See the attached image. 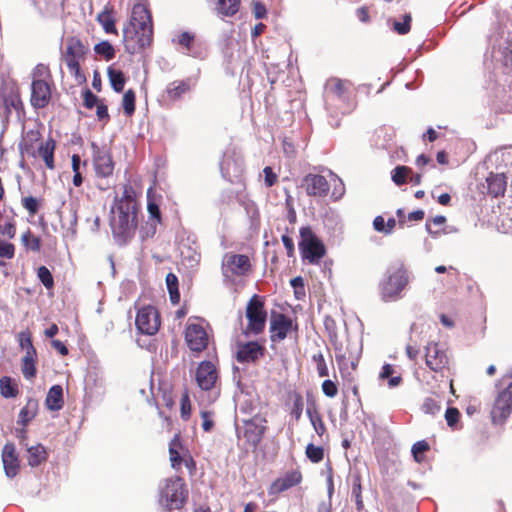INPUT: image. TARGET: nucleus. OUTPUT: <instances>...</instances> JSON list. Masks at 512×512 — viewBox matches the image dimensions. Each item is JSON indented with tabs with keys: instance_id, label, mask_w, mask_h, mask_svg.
I'll list each match as a JSON object with an SVG mask.
<instances>
[{
	"instance_id": "nucleus-18",
	"label": "nucleus",
	"mask_w": 512,
	"mask_h": 512,
	"mask_svg": "<svg viewBox=\"0 0 512 512\" xmlns=\"http://www.w3.org/2000/svg\"><path fill=\"white\" fill-rule=\"evenodd\" d=\"M88 51V46L79 37L71 36L66 40V48L62 53V58L65 63L81 62L85 59Z\"/></svg>"
},
{
	"instance_id": "nucleus-60",
	"label": "nucleus",
	"mask_w": 512,
	"mask_h": 512,
	"mask_svg": "<svg viewBox=\"0 0 512 512\" xmlns=\"http://www.w3.org/2000/svg\"><path fill=\"white\" fill-rule=\"evenodd\" d=\"M460 418V412L455 407H449L447 408L445 412V419L447 422V425L451 428H454L455 425L458 423Z\"/></svg>"
},
{
	"instance_id": "nucleus-39",
	"label": "nucleus",
	"mask_w": 512,
	"mask_h": 512,
	"mask_svg": "<svg viewBox=\"0 0 512 512\" xmlns=\"http://www.w3.org/2000/svg\"><path fill=\"white\" fill-rule=\"evenodd\" d=\"M166 285L171 303L174 305L178 304L180 302L178 277L172 272L168 273L166 275Z\"/></svg>"
},
{
	"instance_id": "nucleus-16",
	"label": "nucleus",
	"mask_w": 512,
	"mask_h": 512,
	"mask_svg": "<svg viewBox=\"0 0 512 512\" xmlns=\"http://www.w3.org/2000/svg\"><path fill=\"white\" fill-rule=\"evenodd\" d=\"M195 378L200 389L210 391L218 381V370L211 361H202L197 367Z\"/></svg>"
},
{
	"instance_id": "nucleus-31",
	"label": "nucleus",
	"mask_w": 512,
	"mask_h": 512,
	"mask_svg": "<svg viewBox=\"0 0 512 512\" xmlns=\"http://www.w3.org/2000/svg\"><path fill=\"white\" fill-rule=\"evenodd\" d=\"M38 408V401L36 399L29 398L25 406L20 410L18 423L22 426H26L36 417Z\"/></svg>"
},
{
	"instance_id": "nucleus-53",
	"label": "nucleus",
	"mask_w": 512,
	"mask_h": 512,
	"mask_svg": "<svg viewBox=\"0 0 512 512\" xmlns=\"http://www.w3.org/2000/svg\"><path fill=\"white\" fill-rule=\"evenodd\" d=\"M430 450V445L427 441L421 440L412 446V454L417 463L424 460V453Z\"/></svg>"
},
{
	"instance_id": "nucleus-5",
	"label": "nucleus",
	"mask_w": 512,
	"mask_h": 512,
	"mask_svg": "<svg viewBox=\"0 0 512 512\" xmlns=\"http://www.w3.org/2000/svg\"><path fill=\"white\" fill-rule=\"evenodd\" d=\"M300 238L299 249L303 260L309 264H318L326 255V247L322 240L309 226L300 228Z\"/></svg>"
},
{
	"instance_id": "nucleus-42",
	"label": "nucleus",
	"mask_w": 512,
	"mask_h": 512,
	"mask_svg": "<svg viewBox=\"0 0 512 512\" xmlns=\"http://www.w3.org/2000/svg\"><path fill=\"white\" fill-rule=\"evenodd\" d=\"M94 52L101 56L105 61H110L115 57L116 51L113 45L107 41L103 40L97 43L94 46Z\"/></svg>"
},
{
	"instance_id": "nucleus-34",
	"label": "nucleus",
	"mask_w": 512,
	"mask_h": 512,
	"mask_svg": "<svg viewBox=\"0 0 512 512\" xmlns=\"http://www.w3.org/2000/svg\"><path fill=\"white\" fill-rule=\"evenodd\" d=\"M505 380H508L507 385L503 390L499 391L494 402L512 412V375L505 376L503 381Z\"/></svg>"
},
{
	"instance_id": "nucleus-29",
	"label": "nucleus",
	"mask_w": 512,
	"mask_h": 512,
	"mask_svg": "<svg viewBox=\"0 0 512 512\" xmlns=\"http://www.w3.org/2000/svg\"><path fill=\"white\" fill-rule=\"evenodd\" d=\"M45 404L48 410L58 411L64 405L63 388L60 385H53L46 396Z\"/></svg>"
},
{
	"instance_id": "nucleus-6",
	"label": "nucleus",
	"mask_w": 512,
	"mask_h": 512,
	"mask_svg": "<svg viewBox=\"0 0 512 512\" xmlns=\"http://www.w3.org/2000/svg\"><path fill=\"white\" fill-rule=\"evenodd\" d=\"M153 42V29H140L138 27H126L123 29V44L125 51L135 54L150 47Z\"/></svg>"
},
{
	"instance_id": "nucleus-64",
	"label": "nucleus",
	"mask_w": 512,
	"mask_h": 512,
	"mask_svg": "<svg viewBox=\"0 0 512 512\" xmlns=\"http://www.w3.org/2000/svg\"><path fill=\"white\" fill-rule=\"evenodd\" d=\"M321 387L324 395L329 398H333L338 394V387L332 380H324Z\"/></svg>"
},
{
	"instance_id": "nucleus-61",
	"label": "nucleus",
	"mask_w": 512,
	"mask_h": 512,
	"mask_svg": "<svg viewBox=\"0 0 512 512\" xmlns=\"http://www.w3.org/2000/svg\"><path fill=\"white\" fill-rule=\"evenodd\" d=\"M100 101L98 97L90 90L85 89L83 92V104L86 108L92 109L94 106H97Z\"/></svg>"
},
{
	"instance_id": "nucleus-21",
	"label": "nucleus",
	"mask_w": 512,
	"mask_h": 512,
	"mask_svg": "<svg viewBox=\"0 0 512 512\" xmlns=\"http://www.w3.org/2000/svg\"><path fill=\"white\" fill-rule=\"evenodd\" d=\"M303 186L309 196L325 197L330 190L327 179L318 174H307L303 178Z\"/></svg>"
},
{
	"instance_id": "nucleus-27",
	"label": "nucleus",
	"mask_w": 512,
	"mask_h": 512,
	"mask_svg": "<svg viewBox=\"0 0 512 512\" xmlns=\"http://www.w3.org/2000/svg\"><path fill=\"white\" fill-rule=\"evenodd\" d=\"M488 194L492 197H498L504 195L506 191V177L504 174L490 173L486 178Z\"/></svg>"
},
{
	"instance_id": "nucleus-28",
	"label": "nucleus",
	"mask_w": 512,
	"mask_h": 512,
	"mask_svg": "<svg viewBox=\"0 0 512 512\" xmlns=\"http://www.w3.org/2000/svg\"><path fill=\"white\" fill-rule=\"evenodd\" d=\"M348 82L338 79L331 78L326 84V94L328 98L332 99H343L347 93Z\"/></svg>"
},
{
	"instance_id": "nucleus-32",
	"label": "nucleus",
	"mask_w": 512,
	"mask_h": 512,
	"mask_svg": "<svg viewBox=\"0 0 512 512\" xmlns=\"http://www.w3.org/2000/svg\"><path fill=\"white\" fill-rule=\"evenodd\" d=\"M306 414L309 417V420H310L316 434L319 437H323L327 433V428L323 421L320 411L317 409V407L315 405H313V407L307 408Z\"/></svg>"
},
{
	"instance_id": "nucleus-58",
	"label": "nucleus",
	"mask_w": 512,
	"mask_h": 512,
	"mask_svg": "<svg viewBox=\"0 0 512 512\" xmlns=\"http://www.w3.org/2000/svg\"><path fill=\"white\" fill-rule=\"evenodd\" d=\"M195 36L190 32H182L178 35L177 43L184 47L187 51L191 50L192 44L194 43Z\"/></svg>"
},
{
	"instance_id": "nucleus-7",
	"label": "nucleus",
	"mask_w": 512,
	"mask_h": 512,
	"mask_svg": "<svg viewBox=\"0 0 512 512\" xmlns=\"http://www.w3.org/2000/svg\"><path fill=\"white\" fill-rule=\"evenodd\" d=\"M92 162L95 174L98 178H109L114 171V161L110 149L91 142Z\"/></svg>"
},
{
	"instance_id": "nucleus-38",
	"label": "nucleus",
	"mask_w": 512,
	"mask_h": 512,
	"mask_svg": "<svg viewBox=\"0 0 512 512\" xmlns=\"http://www.w3.org/2000/svg\"><path fill=\"white\" fill-rule=\"evenodd\" d=\"M240 7V0H217L216 10L223 16L235 15Z\"/></svg>"
},
{
	"instance_id": "nucleus-14",
	"label": "nucleus",
	"mask_w": 512,
	"mask_h": 512,
	"mask_svg": "<svg viewBox=\"0 0 512 512\" xmlns=\"http://www.w3.org/2000/svg\"><path fill=\"white\" fill-rule=\"evenodd\" d=\"M185 341L193 352H202L208 346L209 337L202 325L189 323L185 329Z\"/></svg>"
},
{
	"instance_id": "nucleus-1",
	"label": "nucleus",
	"mask_w": 512,
	"mask_h": 512,
	"mask_svg": "<svg viewBox=\"0 0 512 512\" xmlns=\"http://www.w3.org/2000/svg\"><path fill=\"white\" fill-rule=\"evenodd\" d=\"M110 214V226L114 238L119 244H126L134 237L138 226V207L113 203Z\"/></svg>"
},
{
	"instance_id": "nucleus-13",
	"label": "nucleus",
	"mask_w": 512,
	"mask_h": 512,
	"mask_svg": "<svg viewBox=\"0 0 512 512\" xmlns=\"http://www.w3.org/2000/svg\"><path fill=\"white\" fill-rule=\"evenodd\" d=\"M235 359L242 364H256L265 356L266 348L257 341L238 342Z\"/></svg>"
},
{
	"instance_id": "nucleus-36",
	"label": "nucleus",
	"mask_w": 512,
	"mask_h": 512,
	"mask_svg": "<svg viewBox=\"0 0 512 512\" xmlns=\"http://www.w3.org/2000/svg\"><path fill=\"white\" fill-rule=\"evenodd\" d=\"M107 76L114 91L117 93L122 92L126 83L124 73L121 70H117L113 66H110L107 68Z\"/></svg>"
},
{
	"instance_id": "nucleus-37",
	"label": "nucleus",
	"mask_w": 512,
	"mask_h": 512,
	"mask_svg": "<svg viewBox=\"0 0 512 512\" xmlns=\"http://www.w3.org/2000/svg\"><path fill=\"white\" fill-rule=\"evenodd\" d=\"M36 360H37V354L36 355H24V357L21 360V370H22L23 376L28 380H32L33 378L36 377V374H37Z\"/></svg>"
},
{
	"instance_id": "nucleus-11",
	"label": "nucleus",
	"mask_w": 512,
	"mask_h": 512,
	"mask_svg": "<svg viewBox=\"0 0 512 512\" xmlns=\"http://www.w3.org/2000/svg\"><path fill=\"white\" fill-rule=\"evenodd\" d=\"M135 324L140 333L149 336L155 335L161 325L160 314L154 306H144L138 310Z\"/></svg>"
},
{
	"instance_id": "nucleus-9",
	"label": "nucleus",
	"mask_w": 512,
	"mask_h": 512,
	"mask_svg": "<svg viewBox=\"0 0 512 512\" xmlns=\"http://www.w3.org/2000/svg\"><path fill=\"white\" fill-rule=\"evenodd\" d=\"M425 363L436 373L443 374L449 370L450 359L446 347L438 342H429L425 347Z\"/></svg>"
},
{
	"instance_id": "nucleus-19",
	"label": "nucleus",
	"mask_w": 512,
	"mask_h": 512,
	"mask_svg": "<svg viewBox=\"0 0 512 512\" xmlns=\"http://www.w3.org/2000/svg\"><path fill=\"white\" fill-rule=\"evenodd\" d=\"M303 476L300 469L286 472L282 477L275 479L269 487L270 495H278L302 482Z\"/></svg>"
},
{
	"instance_id": "nucleus-44",
	"label": "nucleus",
	"mask_w": 512,
	"mask_h": 512,
	"mask_svg": "<svg viewBox=\"0 0 512 512\" xmlns=\"http://www.w3.org/2000/svg\"><path fill=\"white\" fill-rule=\"evenodd\" d=\"M19 345L25 350V355H36L37 351L32 342V334L26 329L21 331L18 335Z\"/></svg>"
},
{
	"instance_id": "nucleus-3",
	"label": "nucleus",
	"mask_w": 512,
	"mask_h": 512,
	"mask_svg": "<svg viewBox=\"0 0 512 512\" xmlns=\"http://www.w3.org/2000/svg\"><path fill=\"white\" fill-rule=\"evenodd\" d=\"M188 496L187 485L180 476L167 478L160 485L159 504L167 511L182 509Z\"/></svg>"
},
{
	"instance_id": "nucleus-41",
	"label": "nucleus",
	"mask_w": 512,
	"mask_h": 512,
	"mask_svg": "<svg viewBox=\"0 0 512 512\" xmlns=\"http://www.w3.org/2000/svg\"><path fill=\"white\" fill-rule=\"evenodd\" d=\"M0 392L4 398H14L18 395L17 384L8 376L0 378Z\"/></svg>"
},
{
	"instance_id": "nucleus-59",
	"label": "nucleus",
	"mask_w": 512,
	"mask_h": 512,
	"mask_svg": "<svg viewBox=\"0 0 512 512\" xmlns=\"http://www.w3.org/2000/svg\"><path fill=\"white\" fill-rule=\"evenodd\" d=\"M22 205L31 216L35 215L39 210V201L32 196L24 197Z\"/></svg>"
},
{
	"instance_id": "nucleus-4",
	"label": "nucleus",
	"mask_w": 512,
	"mask_h": 512,
	"mask_svg": "<svg viewBox=\"0 0 512 512\" xmlns=\"http://www.w3.org/2000/svg\"><path fill=\"white\" fill-rule=\"evenodd\" d=\"M246 326L242 329L245 337L262 334L266 327L267 310L263 298L254 294L248 301L245 309Z\"/></svg>"
},
{
	"instance_id": "nucleus-10",
	"label": "nucleus",
	"mask_w": 512,
	"mask_h": 512,
	"mask_svg": "<svg viewBox=\"0 0 512 512\" xmlns=\"http://www.w3.org/2000/svg\"><path fill=\"white\" fill-rule=\"evenodd\" d=\"M252 264L247 255L227 253L222 261V274L226 278L240 277L249 274Z\"/></svg>"
},
{
	"instance_id": "nucleus-48",
	"label": "nucleus",
	"mask_w": 512,
	"mask_h": 512,
	"mask_svg": "<svg viewBox=\"0 0 512 512\" xmlns=\"http://www.w3.org/2000/svg\"><path fill=\"white\" fill-rule=\"evenodd\" d=\"M147 198H148L147 210H148L150 219L154 220L155 223H161V220H162L161 211H160L158 203L151 196V188L148 189Z\"/></svg>"
},
{
	"instance_id": "nucleus-8",
	"label": "nucleus",
	"mask_w": 512,
	"mask_h": 512,
	"mask_svg": "<svg viewBox=\"0 0 512 512\" xmlns=\"http://www.w3.org/2000/svg\"><path fill=\"white\" fill-rule=\"evenodd\" d=\"M292 331L298 332V323L283 313H273L270 319V341L282 342Z\"/></svg>"
},
{
	"instance_id": "nucleus-49",
	"label": "nucleus",
	"mask_w": 512,
	"mask_h": 512,
	"mask_svg": "<svg viewBox=\"0 0 512 512\" xmlns=\"http://www.w3.org/2000/svg\"><path fill=\"white\" fill-rule=\"evenodd\" d=\"M305 454L312 463H319L324 459V448L309 443L306 446Z\"/></svg>"
},
{
	"instance_id": "nucleus-40",
	"label": "nucleus",
	"mask_w": 512,
	"mask_h": 512,
	"mask_svg": "<svg viewBox=\"0 0 512 512\" xmlns=\"http://www.w3.org/2000/svg\"><path fill=\"white\" fill-rule=\"evenodd\" d=\"M394 372H395V370H394L393 365L387 363V364L383 365L382 370L379 374L380 379H382V380L388 379L389 388H395V387L399 386L403 381L401 375L393 376Z\"/></svg>"
},
{
	"instance_id": "nucleus-63",
	"label": "nucleus",
	"mask_w": 512,
	"mask_h": 512,
	"mask_svg": "<svg viewBox=\"0 0 512 512\" xmlns=\"http://www.w3.org/2000/svg\"><path fill=\"white\" fill-rule=\"evenodd\" d=\"M440 405L438 402L433 398H426L425 401L422 404V410L426 414H436L440 411Z\"/></svg>"
},
{
	"instance_id": "nucleus-45",
	"label": "nucleus",
	"mask_w": 512,
	"mask_h": 512,
	"mask_svg": "<svg viewBox=\"0 0 512 512\" xmlns=\"http://www.w3.org/2000/svg\"><path fill=\"white\" fill-rule=\"evenodd\" d=\"M22 244L29 250L33 252H39L41 249V239L38 236H35L30 229H28L21 236Z\"/></svg>"
},
{
	"instance_id": "nucleus-54",
	"label": "nucleus",
	"mask_w": 512,
	"mask_h": 512,
	"mask_svg": "<svg viewBox=\"0 0 512 512\" xmlns=\"http://www.w3.org/2000/svg\"><path fill=\"white\" fill-rule=\"evenodd\" d=\"M304 409V400L300 393L295 392L293 394V404L291 408V415L296 421H299Z\"/></svg>"
},
{
	"instance_id": "nucleus-30",
	"label": "nucleus",
	"mask_w": 512,
	"mask_h": 512,
	"mask_svg": "<svg viewBox=\"0 0 512 512\" xmlns=\"http://www.w3.org/2000/svg\"><path fill=\"white\" fill-rule=\"evenodd\" d=\"M27 461L31 467H37L48 458V452L42 444L31 446L27 449Z\"/></svg>"
},
{
	"instance_id": "nucleus-23",
	"label": "nucleus",
	"mask_w": 512,
	"mask_h": 512,
	"mask_svg": "<svg viewBox=\"0 0 512 512\" xmlns=\"http://www.w3.org/2000/svg\"><path fill=\"white\" fill-rule=\"evenodd\" d=\"M129 26L140 29H153L151 12L147 5L137 3L133 6Z\"/></svg>"
},
{
	"instance_id": "nucleus-20",
	"label": "nucleus",
	"mask_w": 512,
	"mask_h": 512,
	"mask_svg": "<svg viewBox=\"0 0 512 512\" xmlns=\"http://www.w3.org/2000/svg\"><path fill=\"white\" fill-rule=\"evenodd\" d=\"M142 192L141 180L139 178L128 179L123 185L121 197H115V204L138 207L137 197Z\"/></svg>"
},
{
	"instance_id": "nucleus-52",
	"label": "nucleus",
	"mask_w": 512,
	"mask_h": 512,
	"mask_svg": "<svg viewBox=\"0 0 512 512\" xmlns=\"http://www.w3.org/2000/svg\"><path fill=\"white\" fill-rule=\"evenodd\" d=\"M411 173V168L407 166H397L392 173L393 182L400 186L406 183L408 175Z\"/></svg>"
},
{
	"instance_id": "nucleus-50",
	"label": "nucleus",
	"mask_w": 512,
	"mask_h": 512,
	"mask_svg": "<svg viewBox=\"0 0 512 512\" xmlns=\"http://www.w3.org/2000/svg\"><path fill=\"white\" fill-rule=\"evenodd\" d=\"M411 21H412L411 14L410 13H406V14L403 15V21L402 22H399V21H394L393 22L392 28H393V30L397 34H399V35H406L411 30Z\"/></svg>"
},
{
	"instance_id": "nucleus-22",
	"label": "nucleus",
	"mask_w": 512,
	"mask_h": 512,
	"mask_svg": "<svg viewBox=\"0 0 512 512\" xmlns=\"http://www.w3.org/2000/svg\"><path fill=\"white\" fill-rule=\"evenodd\" d=\"M2 462L7 477H15L20 469V461L14 443H6L2 449Z\"/></svg>"
},
{
	"instance_id": "nucleus-2",
	"label": "nucleus",
	"mask_w": 512,
	"mask_h": 512,
	"mask_svg": "<svg viewBox=\"0 0 512 512\" xmlns=\"http://www.w3.org/2000/svg\"><path fill=\"white\" fill-rule=\"evenodd\" d=\"M409 284V272L404 265H395L387 269L384 279L379 283V292L384 302H395L403 297V291Z\"/></svg>"
},
{
	"instance_id": "nucleus-17",
	"label": "nucleus",
	"mask_w": 512,
	"mask_h": 512,
	"mask_svg": "<svg viewBox=\"0 0 512 512\" xmlns=\"http://www.w3.org/2000/svg\"><path fill=\"white\" fill-rule=\"evenodd\" d=\"M3 105L7 115L15 112L20 119L25 116V107L21 98L20 89L17 86H11L3 93Z\"/></svg>"
},
{
	"instance_id": "nucleus-12",
	"label": "nucleus",
	"mask_w": 512,
	"mask_h": 512,
	"mask_svg": "<svg viewBox=\"0 0 512 512\" xmlns=\"http://www.w3.org/2000/svg\"><path fill=\"white\" fill-rule=\"evenodd\" d=\"M267 429L266 417L256 414L244 422L243 437L248 445L255 449L263 440Z\"/></svg>"
},
{
	"instance_id": "nucleus-15",
	"label": "nucleus",
	"mask_w": 512,
	"mask_h": 512,
	"mask_svg": "<svg viewBox=\"0 0 512 512\" xmlns=\"http://www.w3.org/2000/svg\"><path fill=\"white\" fill-rule=\"evenodd\" d=\"M53 82L35 80L31 82L30 104L34 109L46 108L52 97Z\"/></svg>"
},
{
	"instance_id": "nucleus-25",
	"label": "nucleus",
	"mask_w": 512,
	"mask_h": 512,
	"mask_svg": "<svg viewBox=\"0 0 512 512\" xmlns=\"http://www.w3.org/2000/svg\"><path fill=\"white\" fill-rule=\"evenodd\" d=\"M56 149V141L52 137L48 138L44 143H41L37 149V154L41 157L49 170H54L55 158L54 153Z\"/></svg>"
},
{
	"instance_id": "nucleus-51",
	"label": "nucleus",
	"mask_w": 512,
	"mask_h": 512,
	"mask_svg": "<svg viewBox=\"0 0 512 512\" xmlns=\"http://www.w3.org/2000/svg\"><path fill=\"white\" fill-rule=\"evenodd\" d=\"M37 277L46 289L50 290L54 287L53 276L46 266H40L37 269Z\"/></svg>"
},
{
	"instance_id": "nucleus-46",
	"label": "nucleus",
	"mask_w": 512,
	"mask_h": 512,
	"mask_svg": "<svg viewBox=\"0 0 512 512\" xmlns=\"http://www.w3.org/2000/svg\"><path fill=\"white\" fill-rule=\"evenodd\" d=\"M136 95L132 89H128L122 98V107L127 116H132L135 112Z\"/></svg>"
},
{
	"instance_id": "nucleus-43",
	"label": "nucleus",
	"mask_w": 512,
	"mask_h": 512,
	"mask_svg": "<svg viewBox=\"0 0 512 512\" xmlns=\"http://www.w3.org/2000/svg\"><path fill=\"white\" fill-rule=\"evenodd\" d=\"M510 414L511 411L494 402L490 412L491 421L494 425H503Z\"/></svg>"
},
{
	"instance_id": "nucleus-33",
	"label": "nucleus",
	"mask_w": 512,
	"mask_h": 512,
	"mask_svg": "<svg viewBox=\"0 0 512 512\" xmlns=\"http://www.w3.org/2000/svg\"><path fill=\"white\" fill-rule=\"evenodd\" d=\"M351 492L355 498L356 509L360 512L364 509L362 497V476L360 472H354L351 476Z\"/></svg>"
},
{
	"instance_id": "nucleus-24",
	"label": "nucleus",
	"mask_w": 512,
	"mask_h": 512,
	"mask_svg": "<svg viewBox=\"0 0 512 512\" xmlns=\"http://www.w3.org/2000/svg\"><path fill=\"white\" fill-rule=\"evenodd\" d=\"M191 90V80H174L170 82L165 90L166 97L170 101L179 100L184 94Z\"/></svg>"
},
{
	"instance_id": "nucleus-55",
	"label": "nucleus",
	"mask_w": 512,
	"mask_h": 512,
	"mask_svg": "<svg viewBox=\"0 0 512 512\" xmlns=\"http://www.w3.org/2000/svg\"><path fill=\"white\" fill-rule=\"evenodd\" d=\"M70 74L74 77L77 84H83L86 82V76L81 69L80 62L65 63Z\"/></svg>"
},
{
	"instance_id": "nucleus-57",
	"label": "nucleus",
	"mask_w": 512,
	"mask_h": 512,
	"mask_svg": "<svg viewBox=\"0 0 512 512\" xmlns=\"http://www.w3.org/2000/svg\"><path fill=\"white\" fill-rule=\"evenodd\" d=\"M313 361L316 364L317 372L320 377H326L329 375L328 366L326 364L324 355L318 352L312 356Z\"/></svg>"
},
{
	"instance_id": "nucleus-26",
	"label": "nucleus",
	"mask_w": 512,
	"mask_h": 512,
	"mask_svg": "<svg viewBox=\"0 0 512 512\" xmlns=\"http://www.w3.org/2000/svg\"><path fill=\"white\" fill-rule=\"evenodd\" d=\"M96 20L102 26L105 33L118 35L116 19L112 7L105 6L104 9L98 13Z\"/></svg>"
},
{
	"instance_id": "nucleus-47",
	"label": "nucleus",
	"mask_w": 512,
	"mask_h": 512,
	"mask_svg": "<svg viewBox=\"0 0 512 512\" xmlns=\"http://www.w3.org/2000/svg\"><path fill=\"white\" fill-rule=\"evenodd\" d=\"M42 80V81H52V74L48 65L39 63L35 66L32 71V81Z\"/></svg>"
},
{
	"instance_id": "nucleus-56",
	"label": "nucleus",
	"mask_w": 512,
	"mask_h": 512,
	"mask_svg": "<svg viewBox=\"0 0 512 512\" xmlns=\"http://www.w3.org/2000/svg\"><path fill=\"white\" fill-rule=\"evenodd\" d=\"M290 285L294 288V295L296 299L301 300L305 297V284L301 276L294 277L290 280Z\"/></svg>"
},
{
	"instance_id": "nucleus-62",
	"label": "nucleus",
	"mask_w": 512,
	"mask_h": 512,
	"mask_svg": "<svg viewBox=\"0 0 512 512\" xmlns=\"http://www.w3.org/2000/svg\"><path fill=\"white\" fill-rule=\"evenodd\" d=\"M15 255V246L10 242L0 240V257L12 259Z\"/></svg>"
},
{
	"instance_id": "nucleus-35",
	"label": "nucleus",
	"mask_w": 512,
	"mask_h": 512,
	"mask_svg": "<svg viewBox=\"0 0 512 512\" xmlns=\"http://www.w3.org/2000/svg\"><path fill=\"white\" fill-rule=\"evenodd\" d=\"M182 448V444L178 435H175L174 438L169 443V455L171 466L175 470H179L184 458L180 455V449Z\"/></svg>"
}]
</instances>
